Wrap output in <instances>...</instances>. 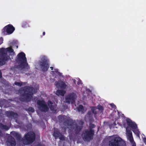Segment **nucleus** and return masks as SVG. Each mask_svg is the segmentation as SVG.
I'll list each match as a JSON object with an SVG mask.
<instances>
[{"label":"nucleus","mask_w":146,"mask_h":146,"mask_svg":"<svg viewBox=\"0 0 146 146\" xmlns=\"http://www.w3.org/2000/svg\"><path fill=\"white\" fill-rule=\"evenodd\" d=\"M15 61L18 64V65H15V67L16 68L21 70L24 69L28 70L29 68L25 54L23 52H20L17 54Z\"/></svg>","instance_id":"nucleus-1"},{"label":"nucleus","mask_w":146,"mask_h":146,"mask_svg":"<svg viewBox=\"0 0 146 146\" xmlns=\"http://www.w3.org/2000/svg\"><path fill=\"white\" fill-rule=\"evenodd\" d=\"M34 89L33 87L26 86L24 87L23 91L20 92V100L22 102H29L33 98Z\"/></svg>","instance_id":"nucleus-2"},{"label":"nucleus","mask_w":146,"mask_h":146,"mask_svg":"<svg viewBox=\"0 0 146 146\" xmlns=\"http://www.w3.org/2000/svg\"><path fill=\"white\" fill-rule=\"evenodd\" d=\"M39 64L41 70L46 72L49 67V60L46 56H42L40 57V60L39 62Z\"/></svg>","instance_id":"nucleus-3"},{"label":"nucleus","mask_w":146,"mask_h":146,"mask_svg":"<svg viewBox=\"0 0 146 146\" xmlns=\"http://www.w3.org/2000/svg\"><path fill=\"white\" fill-rule=\"evenodd\" d=\"M94 132V130L86 129L83 130L81 135L84 141H89L93 139Z\"/></svg>","instance_id":"nucleus-4"},{"label":"nucleus","mask_w":146,"mask_h":146,"mask_svg":"<svg viewBox=\"0 0 146 146\" xmlns=\"http://www.w3.org/2000/svg\"><path fill=\"white\" fill-rule=\"evenodd\" d=\"M125 142L120 137H115L109 141V146H125Z\"/></svg>","instance_id":"nucleus-5"},{"label":"nucleus","mask_w":146,"mask_h":146,"mask_svg":"<svg viewBox=\"0 0 146 146\" xmlns=\"http://www.w3.org/2000/svg\"><path fill=\"white\" fill-rule=\"evenodd\" d=\"M35 139V134L33 132H29L25 135L23 141L27 144H29L32 143Z\"/></svg>","instance_id":"nucleus-6"},{"label":"nucleus","mask_w":146,"mask_h":146,"mask_svg":"<svg viewBox=\"0 0 146 146\" xmlns=\"http://www.w3.org/2000/svg\"><path fill=\"white\" fill-rule=\"evenodd\" d=\"M0 66H1L4 64L5 61L8 59L7 54L3 48H0Z\"/></svg>","instance_id":"nucleus-7"},{"label":"nucleus","mask_w":146,"mask_h":146,"mask_svg":"<svg viewBox=\"0 0 146 146\" xmlns=\"http://www.w3.org/2000/svg\"><path fill=\"white\" fill-rule=\"evenodd\" d=\"M37 104L39 109L42 112H46L49 110V108L44 101L38 100L37 101Z\"/></svg>","instance_id":"nucleus-8"},{"label":"nucleus","mask_w":146,"mask_h":146,"mask_svg":"<svg viewBox=\"0 0 146 146\" xmlns=\"http://www.w3.org/2000/svg\"><path fill=\"white\" fill-rule=\"evenodd\" d=\"M15 30V27L11 24H9L5 26L2 30V33L5 34L6 33L8 35H10L13 33Z\"/></svg>","instance_id":"nucleus-9"},{"label":"nucleus","mask_w":146,"mask_h":146,"mask_svg":"<svg viewBox=\"0 0 146 146\" xmlns=\"http://www.w3.org/2000/svg\"><path fill=\"white\" fill-rule=\"evenodd\" d=\"M76 98V95L75 93L72 92L68 94L66 97V102L68 104L70 102L73 104L75 101Z\"/></svg>","instance_id":"nucleus-10"},{"label":"nucleus","mask_w":146,"mask_h":146,"mask_svg":"<svg viewBox=\"0 0 146 146\" xmlns=\"http://www.w3.org/2000/svg\"><path fill=\"white\" fill-rule=\"evenodd\" d=\"M53 136L55 139L59 138L60 140L64 141L65 140V137L64 135H62L58 129H55L54 130Z\"/></svg>","instance_id":"nucleus-11"},{"label":"nucleus","mask_w":146,"mask_h":146,"mask_svg":"<svg viewBox=\"0 0 146 146\" xmlns=\"http://www.w3.org/2000/svg\"><path fill=\"white\" fill-rule=\"evenodd\" d=\"M126 121L127 125L133 129L137 128V125L134 122H132L130 119H127Z\"/></svg>","instance_id":"nucleus-12"},{"label":"nucleus","mask_w":146,"mask_h":146,"mask_svg":"<svg viewBox=\"0 0 146 146\" xmlns=\"http://www.w3.org/2000/svg\"><path fill=\"white\" fill-rule=\"evenodd\" d=\"M6 143L8 146H15L16 144L15 139L12 137L8 138Z\"/></svg>","instance_id":"nucleus-13"},{"label":"nucleus","mask_w":146,"mask_h":146,"mask_svg":"<svg viewBox=\"0 0 146 146\" xmlns=\"http://www.w3.org/2000/svg\"><path fill=\"white\" fill-rule=\"evenodd\" d=\"M6 113L7 116L8 117L13 118L15 119L17 118L18 116L17 113H15L11 111H7Z\"/></svg>","instance_id":"nucleus-14"},{"label":"nucleus","mask_w":146,"mask_h":146,"mask_svg":"<svg viewBox=\"0 0 146 146\" xmlns=\"http://www.w3.org/2000/svg\"><path fill=\"white\" fill-rule=\"evenodd\" d=\"M10 133L17 140H20L21 139V135L18 132L13 131L11 132Z\"/></svg>","instance_id":"nucleus-15"},{"label":"nucleus","mask_w":146,"mask_h":146,"mask_svg":"<svg viewBox=\"0 0 146 146\" xmlns=\"http://www.w3.org/2000/svg\"><path fill=\"white\" fill-rule=\"evenodd\" d=\"M75 127L74 129V131L76 134H78L82 129V126H80L77 124H75Z\"/></svg>","instance_id":"nucleus-16"},{"label":"nucleus","mask_w":146,"mask_h":146,"mask_svg":"<svg viewBox=\"0 0 146 146\" xmlns=\"http://www.w3.org/2000/svg\"><path fill=\"white\" fill-rule=\"evenodd\" d=\"M66 93V92L65 90H57L56 94L58 96L60 95L63 96Z\"/></svg>","instance_id":"nucleus-17"},{"label":"nucleus","mask_w":146,"mask_h":146,"mask_svg":"<svg viewBox=\"0 0 146 146\" xmlns=\"http://www.w3.org/2000/svg\"><path fill=\"white\" fill-rule=\"evenodd\" d=\"M0 128L3 130L6 131L8 130L10 128V127L6 125H4L2 123H0Z\"/></svg>","instance_id":"nucleus-18"},{"label":"nucleus","mask_w":146,"mask_h":146,"mask_svg":"<svg viewBox=\"0 0 146 146\" xmlns=\"http://www.w3.org/2000/svg\"><path fill=\"white\" fill-rule=\"evenodd\" d=\"M0 128L3 130L6 131L8 130L10 128V127L6 125H4L2 123H0Z\"/></svg>","instance_id":"nucleus-19"},{"label":"nucleus","mask_w":146,"mask_h":146,"mask_svg":"<svg viewBox=\"0 0 146 146\" xmlns=\"http://www.w3.org/2000/svg\"><path fill=\"white\" fill-rule=\"evenodd\" d=\"M6 52V53L7 54V52H9L10 53H14L13 49L12 48L11 46H10L6 48L5 49L3 48Z\"/></svg>","instance_id":"nucleus-20"},{"label":"nucleus","mask_w":146,"mask_h":146,"mask_svg":"<svg viewBox=\"0 0 146 146\" xmlns=\"http://www.w3.org/2000/svg\"><path fill=\"white\" fill-rule=\"evenodd\" d=\"M59 84V86L62 88L65 89L67 87V85L63 81L60 82Z\"/></svg>","instance_id":"nucleus-21"},{"label":"nucleus","mask_w":146,"mask_h":146,"mask_svg":"<svg viewBox=\"0 0 146 146\" xmlns=\"http://www.w3.org/2000/svg\"><path fill=\"white\" fill-rule=\"evenodd\" d=\"M72 120L71 119H67L66 120L64 121L65 124L69 126H71V123H72Z\"/></svg>","instance_id":"nucleus-22"},{"label":"nucleus","mask_w":146,"mask_h":146,"mask_svg":"<svg viewBox=\"0 0 146 146\" xmlns=\"http://www.w3.org/2000/svg\"><path fill=\"white\" fill-rule=\"evenodd\" d=\"M65 117V115H60L58 116V118L60 121L62 122L64 120Z\"/></svg>","instance_id":"nucleus-23"},{"label":"nucleus","mask_w":146,"mask_h":146,"mask_svg":"<svg viewBox=\"0 0 146 146\" xmlns=\"http://www.w3.org/2000/svg\"><path fill=\"white\" fill-rule=\"evenodd\" d=\"M52 72L53 76H54V74L55 73L59 76H61V73L58 71V70L57 69H55L54 71H53Z\"/></svg>","instance_id":"nucleus-24"},{"label":"nucleus","mask_w":146,"mask_h":146,"mask_svg":"<svg viewBox=\"0 0 146 146\" xmlns=\"http://www.w3.org/2000/svg\"><path fill=\"white\" fill-rule=\"evenodd\" d=\"M133 132L136 134L138 136H139L140 132L139 130L136 128V129H134L132 130Z\"/></svg>","instance_id":"nucleus-25"},{"label":"nucleus","mask_w":146,"mask_h":146,"mask_svg":"<svg viewBox=\"0 0 146 146\" xmlns=\"http://www.w3.org/2000/svg\"><path fill=\"white\" fill-rule=\"evenodd\" d=\"M77 109L78 111L83 112L84 110V108L82 105H80L78 107Z\"/></svg>","instance_id":"nucleus-26"},{"label":"nucleus","mask_w":146,"mask_h":146,"mask_svg":"<svg viewBox=\"0 0 146 146\" xmlns=\"http://www.w3.org/2000/svg\"><path fill=\"white\" fill-rule=\"evenodd\" d=\"M77 122L79 125L80 126H82L83 127V126L84 124V121L82 120H77Z\"/></svg>","instance_id":"nucleus-27"},{"label":"nucleus","mask_w":146,"mask_h":146,"mask_svg":"<svg viewBox=\"0 0 146 146\" xmlns=\"http://www.w3.org/2000/svg\"><path fill=\"white\" fill-rule=\"evenodd\" d=\"M23 84H25V82L23 83V82H15V85H17V86H21L22 85H23Z\"/></svg>","instance_id":"nucleus-28"},{"label":"nucleus","mask_w":146,"mask_h":146,"mask_svg":"<svg viewBox=\"0 0 146 146\" xmlns=\"http://www.w3.org/2000/svg\"><path fill=\"white\" fill-rule=\"evenodd\" d=\"M95 127L96 126L94 124L92 123H90V124L89 129H91L92 130H94V129H93L95 128Z\"/></svg>","instance_id":"nucleus-29"},{"label":"nucleus","mask_w":146,"mask_h":146,"mask_svg":"<svg viewBox=\"0 0 146 146\" xmlns=\"http://www.w3.org/2000/svg\"><path fill=\"white\" fill-rule=\"evenodd\" d=\"M91 110V111L92 112V113L95 114H96V112L95 111V110H96V107H90Z\"/></svg>","instance_id":"nucleus-30"},{"label":"nucleus","mask_w":146,"mask_h":146,"mask_svg":"<svg viewBox=\"0 0 146 146\" xmlns=\"http://www.w3.org/2000/svg\"><path fill=\"white\" fill-rule=\"evenodd\" d=\"M127 133L128 136L132 135V133L130 130H127V128H126Z\"/></svg>","instance_id":"nucleus-31"},{"label":"nucleus","mask_w":146,"mask_h":146,"mask_svg":"<svg viewBox=\"0 0 146 146\" xmlns=\"http://www.w3.org/2000/svg\"><path fill=\"white\" fill-rule=\"evenodd\" d=\"M98 109L100 111H103L104 110V108L103 107L100 105V104H99L97 106Z\"/></svg>","instance_id":"nucleus-32"},{"label":"nucleus","mask_w":146,"mask_h":146,"mask_svg":"<svg viewBox=\"0 0 146 146\" xmlns=\"http://www.w3.org/2000/svg\"><path fill=\"white\" fill-rule=\"evenodd\" d=\"M28 110L29 111L31 112L32 113L34 112L35 111L34 109L32 107H29L28 109Z\"/></svg>","instance_id":"nucleus-33"},{"label":"nucleus","mask_w":146,"mask_h":146,"mask_svg":"<svg viewBox=\"0 0 146 146\" xmlns=\"http://www.w3.org/2000/svg\"><path fill=\"white\" fill-rule=\"evenodd\" d=\"M128 137H129V140L130 141L131 143H132L134 141V140H133V136L131 135V136H128Z\"/></svg>","instance_id":"nucleus-34"},{"label":"nucleus","mask_w":146,"mask_h":146,"mask_svg":"<svg viewBox=\"0 0 146 146\" xmlns=\"http://www.w3.org/2000/svg\"><path fill=\"white\" fill-rule=\"evenodd\" d=\"M49 107L51 111H54L55 110V107L54 106L51 105L50 106H49Z\"/></svg>","instance_id":"nucleus-35"},{"label":"nucleus","mask_w":146,"mask_h":146,"mask_svg":"<svg viewBox=\"0 0 146 146\" xmlns=\"http://www.w3.org/2000/svg\"><path fill=\"white\" fill-rule=\"evenodd\" d=\"M52 104H53L52 102L51 101H50V100L48 101V105L49 107V106H50V105H52Z\"/></svg>","instance_id":"nucleus-36"},{"label":"nucleus","mask_w":146,"mask_h":146,"mask_svg":"<svg viewBox=\"0 0 146 146\" xmlns=\"http://www.w3.org/2000/svg\"><path fill=\"white\" fill-rule=\"evenodd\" d=\"M3 38L2 37H1L0 38V45L3 43Z\"/></svg>","instance_id":"nucleus-37"},{"label":"nucleus","mask_w":146,"mask_h":146,"mask_svg":"<svg viewBox=\"0 0 146 146\" xmlns=\"http://www.w3.org/2000/svg\"><path fill=\"white\" fill-rule=\"evenodd\" d=\"M111 107L113 108H116V106L113 104H111Z\"/></svg>","instance_id":"nucleus-38"},{"label":"nucleus","mask_w":146,"mask_h":146,"mask_svg":"<svg viewBox=\"0 0 146 146\" xmlns=\"http://www.w3.org/2000/svg\"><path fill=\"white\" fill-rule=\"evenodd\" d=\"M3 134L1 131L0 130V138L3 136Z\"/></svg>","instance_id":"nucleus-39"},{"label":"nucleus","mask_w":146,"mask_h":146,"mask_svg":"<svg viewBox=\"0 0 146 146\" xmlns=\"http://www.w3.org/2000/svg\"><path fill=\"white\" fill-rule=\"evenodd\" d=\"M143 140L145 143L146 142V138H144L143 139Z\"/></svg>","instance_id":"nucleus-40"},{"label":"nucleus","mask_w":146,"mask_h":146,"mask_svg":"<svg viewBox=\"0 0 146 146\" xmlns=\"http://www.w3.org/2000/svg\"><path fill=\"white\" fill-rule=\"evenodd\" d=\"M81 80H80L79 81H78L77 83V84L78 85H80V84H81Z\"/></svg>","instance_id":"nucleus-41"},{"label":"nucleus","mask_w":146,"mask_h":146,"mask_svg":"<svg viewBox=\"0 0 146 146\" xmlns=\"http://www.w3.org/2000/svg\"><path fill=\"white\" fill-rule=\"evenodd\" d=\"M2 77V73L1 71L0 70V78Z\"/></svg>","instance_id":"nucleus-42"},{"label":"nucleus","mask_w":146,"mask_h":146,"mask_svg":"<svg viewBox=\"0 0 146 146\" xmlns=\"http://www.w3.org/2000/svg\"><path fill=\"white\" fill-rule=\"evenodd\" d=\"M45 32H43L42 33V35L43 36H44L45 35Z\"/></svg>","instance_id":"nucleus-43"},{"label":"nucleus","mask_w":146,"mask_h":146,"mask_svg":"<svg viewBox=\"0 0 146 146\" xmlns=\"http://www.w3.org/2000/svg\"><path fill=\"white\" fill-rule=\"evenodd\" d=\"M50 68L51 69V70H53V68L52 67H50Z\"/></svg>","instance_id":"nucleus-44"},{"label":"nucleus","mask_w":146,"mask_h":146,"mask_svg":"<svg viewBox=\"0 0 146 146\" xmlns=\"http://www.w3.org/2000/svg\"><path fill=\"white\" fill-rule=\"evenodd\" d=\"M74 82L75 83V84H76V80H74Z\"/></svg>","instance_id":"nucleus-45"},{"label":"nucleus","mask_w":146,"mask_h":146,"mask_svg":"<svg viewBox=\"0 0 146 146\" xmlns=\"http://www.w3.org/2000/svg\"><path fill=\"white\" fill-rule=\"evenodd\" d=\"M132 146H136L135 145H133Z\"/></svg>","instance_id":"nucleus-46"},{"label":"nucleus","mask_w":146,"mask_h":146,"mask_svg":"<svg viewBox=\"0 0 146 146\" xmlns=\"http://www.w3.org/2000/svg\"><path fill=\"white\" fill-rule=\"evenodd\" d=\"M89 112L88 113L89 114Z\"/></svg>","instance_id":"nucleus-47"},{"label":"nucleus","mask_w":146,"mask_h":146,"mask_svg":"<svg viewBox=\"0 0 146 146\" xmlns=\"http://www.w3.org/2000/svg\"><path fill=\"white\" fill-rule=\"evenodd\" d=\"M17 48H18V46H17Z\"/></svg>","instance_id":"nucleus-48"},{"label":"nucleus","mask_w":146,"mask_h":146,"mask_svg":"<svg viewBox=\"0 0 146 146\" xmlns=\"http://www.w3.org/2000/svg\"><path fill=\"white\" fill-rule=\"evenodd\" d=\"M145 143V144H146V142Z\"/></svg>","instance_id":"nucleus-49"}]
</instances>
